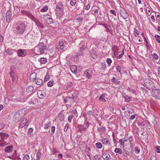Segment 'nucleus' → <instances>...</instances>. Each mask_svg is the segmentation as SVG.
Segmentation results:
<instances>
[{"label": "nucleus", "mask_w": 160, "mask_h": 160, "mask_svg": "<svg viewBox=\"0 0 160 160\" xmlns=\"http://www.w3.org/2000/svg\"><path fill=\"white\" fill-rule=\"evenodd\" d=\"M47 46L42 42L39 43L34 49L35 52L37 55L42 54L44 52V51L46 50Z\"/></svg>", "instance_id": "obj_1"}, {"label": "nucleus", "mask_w": 160, "mask_h": 160, "mask_svg": "<svg viewBox=\"0 0 160 160\" xmlns=\"http://www.w3.org/2000/svg\"><path fill=\"white\" fill-rule=\"evenodd\" d=\"M25 25L23 22H21L16 27V32L19 34L22 33L25 29Z\"/></svg>", "instance_id": "obj_2"}, {"label": "nucleus", "mask_w": 160, "mask_h": 160, "mask_svg": "<svg viewBox=\"0 0 160 160\" xmlns=\"http://www.w3.org/2000/svg\"><path fill=\"white\" fill-rule=\"evenodd\" d=\"M8 137L9 135L7 133L2 132L0 133V138L1 139L0 142L3 143L2 145H0L1 147L4 146L6 145V142L5 141V140H6Z\"/></svg>", "instance_id": "obj_3"}, {"label": "nucleus", "mask_w": 160, "mask_h": 160, "mask_svg": "<svg viewBox=\"0 0 160 160\" xmlns=\"http://www.w3.org/2000/svg\"><path fill=\"white\" fill-rule=\"evenodd\" d=\"M153 96L158 99H160V89H156L153 90Z\"/></svg>", "instance_id": "obj_4"}, {"label": "nucleus", "mask_w": 160, "mask_h": 160, "mask_svg": "<svg viewBox=\"0 0 160 160\" xmlns=\"http://www.w3.org/2000/svg\"><path fill=\"white\" fill-rule=\"evenodd\" d=\"M10 77L12 78V81L13 82H16L18 79L17 74L13 71H11L9 73Z\"/></svg>", "instance_id": "obj_5"}, {"label": "nucleus", "mask_w": 160, "mask_h": 160, "mask_svg": "<svg viewBox=\"0 0 160 160\" xmlns=\"http://www.w3.org/2000/svg\"><path fill=\"white\" fill-rule=\"evenodd\" d=\"M21 118V117L20 116L19 113L17 112L14 114L13 117V120L14 122H17L20 121Z\"/></svg>", "instance_id": "obj_6"}, {"label": "nucleus", "mask_w": 160, "mask_h": 160, "mask_svg": "<svg viewBox=\"0 0 160 160\" xmlns=\"http://www.w3.org/2000/svg\"><path fill=\"white\" fill-rule=\"evenodd\" d=\"M28 120L26 118H24L23 119L22 121L20 123L19 125V128H22L24 126H28Z\"/></svg>", "instance_id": "obj_7"}, {"label": "nucleus", "mask_w": 160, "mask_h": 160, "mask_svg": "<svg viewBox=\"0 0 160 160\" xmlns=\"http://www.w3.org/2000/svg\"><path fill=\"white\" fill-rule=\"evenodd\" d=\"M120 14L124 19L127 18L128 17V14L127 11L123 9L120 10Z\"/></svg>", "instance_id": "obj_8"}, {"label": "nucleus", "mask_w": 160, "mask_h": 160, "mask_svg": "<svg viewBox=\"0 0 160 160\" xmlns=\"http://www.w3.org/2000/svg\"><path fill=\"white\" fill-rule=\"evenodd\" d=\"M37 94L40 99H43L46 95L44 91L40 90L38 91Z\"/></svg>", "instance_id": "obj_9"}, {"label": "nucleus", "mask_w": 160, "mask_h": 160, "mask_svg": "<svg viewBox=\"0 0 160 160\" xmlns=\"http://www.w3.org/2000/svg\"><path fill=\"white\" fill-rule=\"evenodd\" d=\"M85 74L87 75L86 77L88 79L91 78L92 74V70L91 69H88L85 72Z\"/></svg>", "instance_id": "obj_10"}, {"label": "nucleus", "mask_w": 160, "mask_h": 160, "mask_svg": "<svg viewBox=\"0 0 160 160\" xmlns=\"http://www.w3.org/2000/svg\"><path fill=\"white\" fill-rule=\"evenodd\" d=\"M12 16L11 12L10 11H8L6 13V20L8 22H10Z\"/></svg>", "instance_id": "obj_11"}, {"label": "nucleus", "mask_w": 160, "mask_h": 160, "mask_svg": "<svg viewBox=\"0 0 160 160\" xmlns=\"http://www.w3.org/2000/svg\"><path fill=\"white\" fill-rule=\"evenodd\" d=\"M17 53L18 56L20 57H24L25 56V54L24 52L22 49H20L17 50Z\"/></svg>", "instance_id": "obj_12"}, {"label": "nucleus", "mask_w": 160, "mask_h": 160, "mask_svg": "<svg viewBox=\"0 0 160 160\" xmlns=\"http://www.w3.org/2000/svg\"><path fill=\"white\" fill-rule=\"evenodd\" d=\"M13 150V146L10 145L7 146L4 148V151L5 152L10 153Z\"/></svg>", "instance_id": "obj_13"}, {"label": "nucleus", "mask_w": 160, "mask_h": 160, "mask_svg": "<svg viewBox=\"0 0 160 160\" xmlns=\"http://www.w3.org/2000/svg\"><path fill=\"white\" fill-rule=\"evenodd\" d=\"M70 69L72 73L75 74L77 73L78 69L76 66L74 65L71 66L70 67Z\"/></svg>", "instance_id": "obj_14"}, {"label": "nucleus", "mask_w": 160, "mask_h": 160, "mask_svg": "<svg viewBox=\"0 0 160 160\" xmlns=\"http://www.w3.org/2000/svg\"><path fill=\"white\" fill-rule=\"evenodd\" d=\"M56 8L60 11L63 10V7L62 4L61 2H58Z\"/></svg>", "instance_id": "obj_15"}, {"label": "nucleus", "mask_w": 160, "mask_h": 160, "mask_svg": "<svg viewBox=\"0 0 160 160\" xmlns=\"http://www.w3.org/2000/svg\"><path fill=\"white\" fill-rule=\"evenodd\" d=\"M102 158L105 160H107L110 158V155L107 153H103L102 155Z\"/></svg>", "instance_id": "obj_16"}, {"label": "nucleus", "mask_w": 160, "mask_h": 160, "mask_svg": "<svg viewBox=\"0 0 160 160\" xmlns=\"http://www.w3.org/2000/svg\"><path fill=\"white\" fill-rule=\"evenodd\" d=\"M37 74L36 73H33L31 74L30 76V79L31 80H34L36 79Z\"/></svg>", "instance_id": "obj_17"}, {"label": "nucleus", "mask_w": 160, "mask_h": 160, "mask_svg": "<svg viewBox=\"0 0 160 160\" xmlns=\"http://www.w3.org/2000/svg\"><path fill=\"white\" fill-rule=\"evenodd\" d=\"M35 80L36 83L38 85H40L42 83L43 81L42 79L37 78Z\"/></svg>", "instance_id": "obj_18"}, {"label": "nucleus", "mask_w": 160, "mask_h": 160, "mask_svg": "<svg viewBox=\"0 0 160 160\" xmlns=\"http://www.w3.org/2000/svg\"><path fill=\"white\" fill-rule=\"evenodd\" d=\"M42 153L40 152V150H39L37 153L36 160H39L41 157Z\"/></svg>", "instance_id": "obj_19"}, {"label": "nucleus", "mask_w": 160, "mask_h": 160, "mask_svg": "<svg viewBox=\"0 0 160 160\" xmlns=\"http://www.w3.org/2000/svg\"><path fill=\"white\" fill-rule=\"evenodd\" d=\"M51 125V122H47L45 125L44 128L46 129H48L50 127Z\"/></svg>", "instance_id": "obj_20"}, {"label": "nucleus", "mask_w": 160, "mask_h": 160, "mask_svg": "<svg viewBox=\"0 0 160 160\" xmlns=\"http://www.w3.org/2000/svg\"><path fill=\"white\" fill-rule=\"evenodd\" d=\"M33 89V87L32 86H30L27 88L26 91L28 92H30L32 91Z\"/></svg>", "instance_id": "obj_21"}, {"label": "nucleus", "mask_w": 160, "mask_h": 160, "mask_svg": "<svg viewBox=\"0 0 160 160\" xmlns=\"http://www.w3.org/2000/svg\"><path fill=\"white\" fill-rule=\"evenodd\" d=\"M78 128L79 129V130L80 131L82 130H85L86 128H85L84 126L83 125H79L78 126Z\"/></svg>", "instance_id": "obj_22"}, {"label": "nucleus", "mask_w": 160, "mask_h": 160, "mask_svg": "<svg viewBox=\"0 0 160 160\" xmlns=\"http://www.w3.org/2000/svg\"><path fill=\"white\" fill-rule=\"evenodd\" d=\"M102 142L103 144L106 145H108L109 141L108 139L106 138H104L102 139Z\"/></svg>", "instance_id": "obj_23"}, {"label": "nucleus", "mask_w": 160, "mask_h": 160, "mask_svg": "<svg viewBox=\"0 0 160 160\" xmlns=\"http://www.w3.org/2000/svg\"><path fill=\"white\" fill-rule=\"evenodd\" d=\"M39 61L42 64H45L47 62V60L46 58H40Z\"/></svg>", "instance_id": "obj_24"}, {"label": "nucleus", "mask_w": 160, "mask_h": 160, "mask_svg": "<svg viewBox=\"0 0 160 160\" xmlns=\"http://www.w3.org/2000/svg\"><path fill=\"white\" fill-rule=\"evenodd\" d=\"M112 81L114 84H119L120 82L119 81H118L116 80V78L114 77L112 78Z\"/></svg>", "instance_id": "obj_25"}, {"label": "nucleus", "mask_w": 160, "mask_h": 160, "mask_svg": "<svg viewBox=\"0 0 160 160\" xmlns=\"http://www.w3.org/2000/svg\"><path fill=\"white\" fill-rule=\"evenodd\" d=\"M45 20L46 22L48 24H51L53 23L52 20L51 18H48V19H46Z\"/></svg>", "instance_id": "obj_26"}, {"label": "nucleus", "mask_w": 160, "mask_h": 160, "mask_svg": "<svg viewBox=\"0 0 160 160\" xmlns=\"http://www.w3.org/2000/svg\"><path fill=\"white\" fill-rule=\"evenodd\" d=\"M118 47L116 45H114L112 48V50L114 52V54L118 52Z\"/></svg>", "instance_id": "obj_27"}, {"label": "nucleus", "mask_w": 160, "mask_h": 160, "mask_svg": "<svg viewBox=\"0 0 160 160\" xmlns=\"http://www.w3.org/2000/svg\"><path fill=\"white\" fill-rule=\"evenodd\" d=\"M115 152L117 153L121 154L122 153V151L121 149L120 148H117L115 149Z\"/></svg>", "instance_id": "obj_28"}, {"label": "nucleus", "mask_w": 160, "mask_h": 160, "mask_svg": "<svg viewBox=\"0 0 160 160\" xmlns=\"http://www.w3.org/2000/svg\"><path fill=\"white\" fill-rule=\"evenodd\" d=\"M146 10L147 12V14L149 16L151 14V12L150 8L149 7H147L146 8Z\"/></svg>", "instance_id": "obj_29"}, {"label": "nucleus", "mask_w": 160, "mask_h": 160, "mask_svg": "<svg viewBox=\"0 0 160 160\" xmlns=\"http://www.w3.org/2000/svg\"><path fill=\"white\" fill-rule=\"evenodd\" d=\"M154 37L158 42L160 44V36L158 35H156Z\"/></svg>", "instance_id": "obj_30"}, {"label": "nucleus", "mask_w": 160, "mask_h": 160, "mask_svg": "<svg viewBox=\"0 0 160 160\" xmlns=\"http://www.w3.org/2000/svg\"><path fill=\"white\" fill-rule=\"evenodd\" d=\"M54 82L53 80L49 81L47 83L48 86L49 87L52 86L53 85Z\"/></svg>", "instance_id": "obj_31"}, {"label": "nucleus", "mask_w": 160, "mask_h": 160, "mask_svg": "<svg viewBox=\"0 0 160 160\" xmlns=\"http://www.w3.org/2000/svg\"><path fill=\"white\" fill-rule=\"evenodd\" d=\"M105 128L103 127H101L99 128H98V130L99 132H102L105 131Z\"/></svg>", "instance_id": "obj_32"}, {"label": "nucleus", "mask_w": 160, "mask_h": 160, "mask_svg": "<svg viewBox=\"0 0 160 160\" xmlns=\"http://www.w3.org/2000/svg\"><path fill=\"white\" fill-rule=\"evenodd\" d=\"M96 146L97 148L100 149L102 147V145L100 142H98L96 144Z\"/></svg>", "instance_id": "obj_33"}, {"label": "nucleus", "mask_w": 160, "mask_h": 160, "mask_svg": "<svg viewBox=\"0 0 160 160\" xmlns=\"http://www.w3.org/2000/svg\"><path fill=\"white\" fill-rule=\"evenodd\" d=\"M48 10V8L47 7V6H45L44 7L42 8L41 10V12H46V11H47Z\"/></svg>", "instance_id": "obj_34"}, {"label": "nucleus", "mask_w": 160, "mask_h": 160, "mask_svg": "<svg viewBox=\"0 0 160 160\" xmlns=\"http://www.w3.org/2000/svg\"><path fill=\"white\" fill-rule=\"evenodd\" d=\"M106 62L108 64V66H110L112 62V60L111 59L108 58L107 59Z\"/></svg>", "instance_id": "obj_35"}, {"label": "nucleus", "mask_w": 160, "mask_h": 160, "mask_svg": "<svg viewBox=\"0 0 160 160\" xmlns=\"http://www.w3.org/2000/svg\"><path fill=\"white\" fill-rule=\"evenodd\" d=\"M99 101H103L104 102H105L106 101V100L104 98L103 96H102L101 97H99Z\"/></svg>", "instance_id": "obj_36"}, {"label": "nucleus", "mask_w": 160, "mask_h": 160, "mask_svg": "<svg viewBox=\"0 0 160 160\" xmlns=\"http://www.w3.org/2000/svg\"><path fill=\"white\" fill-rule=\"evenodd\" d=\"M145 41L146 43V46L147 48L148 49H150L151 48V45L148 44L147 40L145 38Z\"/></svg>", "instance_id": "obj_37"}, {"label": "nucleus", "mask_w": 160, "mask_h": 160, "mask_svg": "<svg viewBox=\"0 0 160 160\" xmlns=\"http://www.w3.org/2000/svg\"><path fill=\"white\" fill-rule=\"evenodd\" d=\"M76 0H72L70 2V4L72 6H73L76 4Z\"/></svg>", "instance_id": "obj_38"}, {"label": "nucleus", "mask_w": 160, "mask_h": 160, "mask_svg": "<svg viewBox=\"0 0 160 160\" xmlns=\"http://www.w3.org/2000/svg\"><path fill=\"white\" fill-rule=\"evenodd\" d=\"M83 20V18L81 17H78L76 19V20H77L78 22H80Z\"/></svg>", "instance_id": "obj_39"}, {"label": "nucleus", "mask_w": 160, "mask_h": 160, "mask_svg": "<svg viewBox=\"0 0 160 160\" xmlns=\"http://www.w3.org/2000/svg\"><path fill=\"white\" fill-rule=\"evenodd\" d=\"M73 117L74 116L73 115H71L68 118V122H70L72 121V119Z\"/></svg>", "instance_id": "obj_40"}, {"label": "nucleus", "mask_w": 160, "mask_h": 160, "mask_svg": "<svg viewBox=\"0 0 160 160\" xmlns=\"http://www.w3.org/2000/svg\"><path fill=\"white\" fill-rule=\"evenodd\" d=\"M152 56L153 57V58L154 59L157 60L158 58V56L156 53H154L153 54Z\"/></svg>", "instance_id": "obj_41"}, {"label": "nucleus", "mask_w": 160, "mask_h": 160, "mask_svg": "<svg viewBox=\"0 0 160 160\" xmlns=\"http://www.w3.org/2000/svg\"><path fill=\"white\" fill-rule=\"evenodd\" d=\"M72 83L71 82H69L67 84V88H69L70 87L72 86Z\"/></svg>", "instance_id": "obj_42"}, {"label": "nucleus", "mask_w": 160, "mask_h": 160, "mask_svg": "<svg viewBox=\"0 0 160 160\" xmlns=\"http://www.w3.org/2000/svg\"><path fill=\"white\" fill-rule=\"evenodd\" d=\"M29 158V156L28 155L26 154L24 155L23 158V160H28Z\"/></svg>", "instance_id": "obj_43"}, {"label": "nucleus", "mask_w": 160, "mask_h": 160, "mask_svg": "<svg viewBox=\"0 0 160 160\" xmlns=\"http://www.w3.org/2000/svg\"><path fill=\"white\" fill-rule=\"evenodd\" d=\"M134 32L135 33V36H137V35L139 34V32L138 31L136 28H134Z\"/></svg>", "instance_id": "obj_44"}, {"label": "nucleus", "mask_w": 160, "mask_h": 160, "mask_svg": "<svg viewBox=\"0 0 160 160\" xmlns=\"http://www.w3.org/2000/svg\"><path fill=\"white\" fill-rule=\"evenodd\" d=\"M135 152L136 153L138 154L140 152V150L138 148L135 147Z\"/></svg>", "instance_id": "obj_45"}, {"label": "nucleus", "mask_w": 160, "mask_h": 160, "mask_svg": "<svg viewBox=\"0 0 160 160\" xmlns=\"http://www.w3.org/2000/svg\"><path fill=\"white\" fill-rule=\"evenodd\" d=\"M149 160H156V156L153 155L152 156Z\"/></svg>", "instance_id": "obj_46"}, {"label": "nucleus", "mask_w": 160, "mask_h": 160, "mask_svg": "<svg viewBox=\"0 0 160 160\" xmlns=\"http://www.w3.org/2000/svg\"><path fill=\"white\" fill-rule=\"evenodd\" d=\"M52 152H53L54 154H55L56 153H58V151H57L55 148H53L52 149Z\"/></svg>", "instance_id": "obj_47"}, {"label": "nucleus", "mask_w": 160, "mask_h": 160, "mask_svg": "<svg viewBox=\"0 0 160 160\" xmlns=\"http://www.w3.org/2000/svg\"><path fill=\"white\" fill-rule=\"evenodd\" d=\"M49 76L48 75H46L44 78V81H46L48 80L49 79Z\"/></svg>", "instance_id": "obj_48"}, {"label": "nucleus", "mask_w": 160, "mask_h": 160, "mask_svg": "<svg viewBox=\"0 0 160 160\" xmlns=\"http://www.w3.org/2000/svg\"><path fill=\"white\" fill-rule=\"evenodd\" d=\"M110 12L112 14H113L115 16H116V12L114 10H110Z\"/></svg>", "instance_id": "obj_49"}, {"label": "nucleus", "mask_w": 160, "mask_h": 160, "mask_svg": "<svg viewBox=\"0 0 160 160\" xmlns=\"http://www.w3.org/2000/svg\"><path fill=\"white\" fill-rule=\"evenodd\" d=\"M106 68V65L105 64H103L102 65L101 68L102 69H105Z\"/></svg>", "instance_id": "obj_50"}, {"label": "nucleus", "mask_w": 160, "mask_h": 160, "mask_svg": "<svg viewBox=\"0 0 160 160\" xmlns=\"http://www.w3.org/2000/svg\"><path fill=\"white\" fill-rule=\"evenodd\" d=\"M119 142L121 145H124V142L122 139H120L119 140Z\"/></svg>", "instance_id": "obj_51"}, {"label": "nucleus", "mask_w": 160, "mask_h": 160, "mask_svg": "<svg viewBox=\"0 0 160 160\" xmlns=\"http://www.w3.org/2000/svg\"><path fill=\"white\" fill-rule=\"evenodd\" d=\"M116 69L117 71L119 72H120V71L121 70V68L119 66H117L116 67Z\"/></svg>", "instance_id": "obj_52"}, {"label": "nucleus", "mask_w": 160, "mask_h": 160, "mask_svg": "<svg viewBox=\"0 0 160 160\" xmlns=\"http://www.w3.org/2000/svg\"><path fill=\"white\" fill-rule=\"evenodd\" d=\"M90 8V5L88 4V5H86L85 7V9L86 10H88Z\"/></svg>", "instance_id": "obj_53"}, {"label": "nucleus", "mask_w": 160, "mask_h": 160, "mask_svg": "<svg viewBox=\"0 0 160 160\" xmlns=\"http://www.w3.org/2000/svg\"><path fill=\"white\" fill-rule=\"evenodd\" d=\"M55 131V127L54 126H52L51 128L52 132L54 133Z\"/></svg>", "instance_id": "obj_54"}, {"label": "nucleus", "mask_w": 160, "mask_h": 160, "mask_svg": "<svg viewBox=\"0 0 160 160\" xmlns=\"http://www.w3.org/2000/svg\"><path fill=\"white\" fill-rule=\"evenodd\" d=\"M86 153L87 155V156L89 157L90 159H91V156L90 153L88 151H86Z\"/></svg>", "instance_id": "obj_55"}, {"label": "nucleus", "mask_w": 160, "mask_h": 160, "mask_svg": "<svg viewBox=\"0 0 160 160\" xmlns=\"http://www.w3.org/2000/svg\"><path fill=\"white\" fill-rule=\"evenodd\" d=\"M135 116L134 115H133L131 116L130 118V120H133L135 118Z\"/></svg>", "instance_id": "obj_56"}, {"label": "nucleus", "mask_w": 160, "mask_h": 160, "mask_svg": "<svg viewBox=\"0 0 160 160\" xmlns=\"http://www.w3.org/2000/svg\"><path fill=\"white\" fill-rule=\"evenodd\" d=\"M99 158L100 157H101V156L99 155H96L94 156V158H95V160H96V158Z\"/></svg>", "instance_id": "obj_57"}, {"label": "nucleus", "mask_w": 160, "mask_h": 160, "mask_svg": "<svg viewBox=\"0 0 160 160\" xmlns=\"http://www.w3.org/2000/svg\"><path fill=\"white\" fill-rule=\"evenodd\" d=\"M68 126L67 125H66L65 127L64 128V131H67L68 129Z\"/></svg>", "instance_id": "obj_58"}, {"label": "nucleus", "mask_w": 160, "mask_h": 160, "mask_svg": "<svg viewBox=\"0 0 160 160\" xmlns=\"http://www.w3.org/2000/svg\"><path fill=\"white\" fill-rule=\"evenodd\" d=\"M157 150L156 151L158 153H160V149L159 148V147H157Z\"/></svg>", "instance_id": "obj_59"}, {"label": "nucleus", "mask_w": 160, "mask_h": 160, "mask_svg": "<svg viewBox=\"0 0 160 160\" xmlns=\"http://www.w3.org/2000/svg\"><path fill=\"white\" fill-rule=\"evenodd\" d=\"M123 55L121 53L118 56V59H120L122 58V56Z\"/></svg>", "instance_id": "obj_60"}, {"label": "nucleus", "mask_w": 160, "mask_h": 160, "mask_svg": "<svg viewBox=\"0 0 160 160\" xmlns=\"http://www.w3.org/2000/svg\"><path fill=\"white\" fill-rule=\"evenodd\" d=\"M158 74L160 75V66H159L158 68Z\"/></svg>", "instance_id": "obj_61"}, {"label": "nucleus", "mask_w": 160, "mask_h": 160, "mask_svg": "<svg viewBox=\"0 0 160 160\" xmlns=\"http://www.w3.org/2000/svg\"><path fill=\"white\" fill-rule=\"evenodd\" d=\"M63 45V42H60L59 43V45L60 46H62Z\"/></svg>", "instance_id": "obj_62"}, {"label": "nucleus", "mask_w": 160, "mask_h": 160, "mask_svg": "<svg viewBox=\"0 0 160 160\" xmlns=\"http://www.w3.org/2000/svg\"><path fill=\"white\" fill-rule=\"evenodd\" d=\"M154 16L153 15H152L151 17V18L152 19V22H154L155 21Z\"/></svg>", "instance_id": "obj_63"}, {"label": "nucleus", "mask_w": 160, "mask_h": 160, "mask_svg": "<svg viewBox=\"0 0 160 160\" xmlns=\"http://www.w3.org/2000/svg\"><path fill=\"white\" fill-rule=\"evenodd\" d=\"M84 124L87 127L88 126L89 123L88 122H84Z\"/></svg>", "instance_id": "obj_64"}]
</instances>
